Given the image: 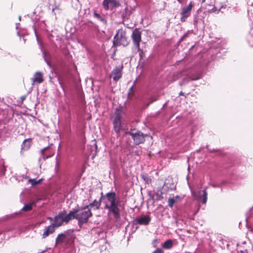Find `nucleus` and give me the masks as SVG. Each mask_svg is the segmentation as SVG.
<instances>
[{
	"instance_id": "obj_33",
	"label": "nucleus",
	"mask_w": 253,
	"mask_h": 253,
	"mask_svg": "<svg viewBox=\"0 0 253 253\" xmlns=\"http://www.w3.org/2000/svg\"><path fill=\"white\" fill-rule=\"evenodd\" d=\"M143 178H144V180H145L146 179V178H144V175H143Z\"/></svg>"
},
{
	"instance_id": "obj_41",
	"label": "nucleus",
	"mask_w": 253,
	"mask_h": 253,
	"mask_svg": "<svg viewBox=\"0 0 253 253\" xmlns=\"http://www.w3.org/2000/svg\"><path fill=\"white\" fill-rule=\"evenodd\" d=\"M44 253V252H42V253Z\"/></svg>"
},
{
	"instance_id": "obj_38",
	"label": "nucleus",
	"mask_w": 253,
	"mask_h": 253,
	"mask_svg": "<svg viewBox=\"0 0 253 253\" xmlns=\"http://www.w3.org/2000/svg\"><path fill=\"white\" fill-rule=\"evenodd\" d=\"M34 31H35V32H36V29H34ZM35 34H36V33H35Z\"/></svg>"
},
{
	"instance_id": "obj_9",
	"label": "nucleus",
	"mask_w": 253,
	"mask_h": 253,
	"mask_svg": "<svg viewBox=\"0 0 253 253\" xmlns=\"http://www.w3.org/2000/svg\"><path fill=\"white\" fill-rule=\"evenodd\" d=\"M113 124L114 131L117 134H119L121 130H123L121 121V115L119 113L115 116Z\"/></svg>"
},
{
	"instance_id": "obj_16",
	"label": "nucleus",
	"mask_w": 253,
	"mask_h": 253,
	"mask_svg": "<svg viewBox=\"0 0 253 253\" xmlns=\"http://www.w3.org/2000/svg\"><path fill=\"white\" fill-rule=\"evenodd\" d=\"M55 227L52 224L45 228L42 235L43 238L47 237L49 234H52L55 231Z\"/></svg>"
},
{
	"instance_id": "obj_17",
	"label": "nucleus",
	"mask_w": 253,
	"mask_h": 253,
	"mask_svg": "<svg viewBox=\"0 0 253 253\" xmlns=\"http://www.w3.org/2000/svg\"><path fill=\"white\" fill-rule=\"evenodd\" d=\"M182 199V198L178 195L173 197H169L168 199V205L170 208H172L175 203L179 202Z\"/></svg>"
},
{
	"instance_id": "obj_40",
	"label": "nucleus",
	"mask_w": 253,
	"mask_h": 253,
	"mask_svg": "<svg viewBox=\"0 0 253 253\" xmlns=\"http://www.w3.org/2000/svg\"><path fill=\"white\" fill-rule=\"evenodd\" d=\"M251 38H252V39H253V37H252Z\"/></svg>"
},
{
	"instance_id": "obj_27",
	"label": "nucleus",
	"mask_w": 253,
	"mask_h": 253,
	"mask_svg": "<svg viewBox=\"0 0 253 253\" xmlns=\"http://www.w3.org/2000/svg\"><path fill=\"white\" fill-rule=\"evenodd\" d=\"M128 8L127 7H126L125 8V12H126V14L127 13V10H128Z\"/></svg>"
},
{
	"instance_id": "obj_35",
	"label": "nucleus",
	"mask_w": 253,
	"mask_h": 253,
	"mask_svg": "<svg viewBox=\"0 0 253 253\" xmlns=\"http://www.w3.org/2000/svg\"><path fill=\"white\" fill-rule=\"evenodd\" d=\"M206 0H202V2H204Z\"/></svg>"
},
{
	"instance_id": "obj_10",
	"label": "nucleus",
	"mask_w": 253,
	"mask_h": 253,
	"mask_svg": "<svg viewBox=\"0 0 253 253\" xmlns=\"http://www.w3.org/2000/svg\"><path fill=\"white\" fill-rule=\"evenodd\" d=\"M151 220V218L149 215H143L136 217L133 221L134 225H147L149 224Z\"/></svg>"
},
{
	"instance_id": "obj_39",
	"label": "nucleus",
	"mask_w": 253,
	"mask_h": 253,
	"mask_svg": "<svg viewBox=\"0 0 253 253\" xmlns=\"http://www.w3.org/2000/svg\"><path fill=\"white\" fill-rule=\"evenodd\" d=\"M21 19V17H20V16H19V19Z\"/></svg>"
},
{
	"instance_id": "obj_18",
	"label": "nucleus",
	"mask_w": 253,
	"mask_h": 253,
	"mask_svg": "<svg viewBox=\"0 0 253 253\" xmlns=\"http://www.w3.org/2000/svg\"><path fill=\"white\" fill-rule=\"evenodd\" d=\"M36 202L35 201H33L31 203H30L29 204H25L24 207L22 208L21 210L27 211H30L32 209V207L34 205H36Z\"/></svg>"
},
{
	"instance_id": "obj_5",
	"label": "nucleus",
	"mask_w": 253,
	"mask_h": 253,
	"mask_svg": "<svg viewBox=\"0 0 253 253\" xmlns=\"http://www.w3.org/2000/svg\"><path fill=\"white\" fill-rule=\"evenodd\" d=\"M129 41L126 36V32L123 29H120L117 31L114 37L113 44L115 46H126L128 45Z\"/></svg>"
},
{
	"instance_id": "obj_26",
	"label": "nucleus",
	"mask_w": 253,
	"mask_h": 253,
	"mask_svg": "<svg viewBox=\"0 0 253 253\" xmlns=\"http://www.w3.org/2000/svg\"><path fill=\"white\" fill-rule=\"evenodd\" d=\"M158 242V240H155L153 242V244L154 247H156L157 246V244Z\"/></svg>"
},
{
	"instance_id": "obj_36",
	"label": "nucleus",
	"mask_w": 253,
	"mask_h": 253,
	"mask_svg": "<svg viewBox=\"0 0 253 253\" xmlns=\"http://www.w3.org/2000/svg\"><path fill=\"white\" fill-rule=\"evenodd\" d=\"M187 78H188V79H187V80H190V77H188Z\"/></svg>"
},
{
	"instance_id": "obj_25",
	"label": "nucleus",
	"mask_w": 253,
	"mask_h": 253,
	"mask_svg": "<svg viewBox=\"0 0 253 253\" xmlns=\"http://www.w3.org/2000/svg\"><path fill=\"white\" fill-rule=\"evenodd\" d=\"M30 181L32 182V185H36L37 184H38V183H37V180H36L35 179H30L29 180Z\"/></svg>"
},
{
	"instance_id": "obj_4",
	"label": "nucleus",
	"mask_w": 253,
	"mask_h": 253,
	"mask_svg": "<svg viewBox=\"0 0 253 253\" xmlns=\"http://www.w3.org/2000/svg\"><path fill=\"white\" fill-rule=\"evenodd\" d=\"M72 214H73L71 213V211L68 213L65 210L61 211L58 215L54 216L52 224L55 227H58L61 226L63 223H68L72 219Z\"/></svg>"
},
{
	"instance_id": "obj_32",
	"label": "nucleus",
	"mask_w": 253,
	"mask_h": 253,
	"mask_svg": "<svg viewBox=\"0 0 253 253\" xmlns=\"http://www.w3.org/2000/svg\"><path fill=\"white\" fill-rule=\"evenodd\" d=\"M175 188V186H173V187L171 188V190H172Z\"/></svg>"
},
{
	"instance_id": "obj_19",
	"label": "nucleus",
	"mask_w": 253,
	"mask_h": 253,
	"mask_svg": "<svg viewBox=\"0 0 253 253\" xmlns=\"http://www.w3.org/2000/svg\"><path fill=\"white\" fill-rule=\"evenodd\" d=\"M173 241L169 239V240L166 241L164 243V244L163 245V247L164 249L168 250V249H171L173 247Z\"/></svg>"
},
{
	"instance_id": "obj_15",
	"label": "nucleus",
	"mask_w": 253,
	"mask_h": 253,
	"mask_svg": "<svg viewBox=\"0 0 253 253\" xmlns=\"http://www.w3.org/2000/svg\"><path fill=\"white\" fill-rule=\"evenodd\" d=\"M33 84L35 83L41 84L43 81V74L41 72H37L35 73L32 78Z\"/></svg>"
},
{
	"instance_id": "obj_29",
	"label": "nucleus",
	"mask_w": 253,
	"mask_h": 253,
	"mask_svg": "<svg viewBox=\"0 0 253 253\" xmlns=\"http://www.w3.org/2000/svg\"><path fill=\"white\" fill-rule=\"evenodd\" d=\"M42 180V179H40L37 181V183H40Z\"/></svg>"
},
{
	"instance_id": "obj_6",
	"label": "nucleus",
	"mask_w": 253,
	"mask_h": 253,
	"mask_svg": "<svg viewBox=\"0 0 253 253\" xmlns=\"http://www.w3.org/2000/svg\"><path fill=\"white\" fill-rule=\"evenodd\" d=\"M206 190L207 187H205L202 191L191 190L192 195L194 197V199L197 200H200L203 198L202 203L203 204H206L208 199V194Z\"/></svg>"
},
{
	"instance_id": "obj_28",
	"label": "nucleus",
	"mask_w": 253,
	"mask_h": 253,
	"mask_svg": "<svg viewBox=\"0 0 253 253\" xmlns=\"http://www.w3.org/2000/svg\"><path fill=\"white\" fill-rule=\"evenodd\" d=\"M240 253H248V252H247V250H246L245 251H241Z\"/></svg>"
},
{
	"instance_id": "obj_34",
	"label": "nucleus",
	"mask_w": 253,
	"mask_h": 253,
	"mask_svg": "<svg viewBox=\"0 0 253 253\" xmlns=\"http://www.w3.org/2000/svg\"><path fill=\"white\" fill-rule=\"evenodd\" d=\"M143 178H144V180H145L146 179V178H144V175H143Z\"/></svg>"
},
{
	"instance_id": "obj_37",
	"label": "nucleus",
	"mask_w": 253,
	"mask_h": 253,
	"mask_svg": "<svg viewBox=\"0 0 253 253\" xmlns=\"http://www.w3.org/2000/svg\"><path fill=\"white\" fill-rule=\"evenodd\" d=\"M5 170V168H3V172H4Z\"/></svg>"
},
{
	"instance_id": "obj_8",
	"label": "nucleus",
	"mask_w": 253,
	"mask_h": 253,
	"mask_svg": "<svg viewBox=\"0 0 253 253\" xmlns=\"http://www.w3.org/2000/svg\"><path fill=\"white\" fill-rule=\"evenodd\" d=\"M126 133L131 136L132 138L133 139L134 143L136 145H138L144 142L145 137L147 136V134H144L139 131L135 133L127 132Z\"/></svg>"
},
{
	"instance_id": "obj_24",
	"label": "nucleus",
	"mask_w": 253,
	"mask_h": 253,
	"mask_svg": "<svg viewBox=\"0 0 253 253\" xmlns=\"http://www.w3.org/2000/svg\"><path fill=\"white\" fill-rule=\"evenodd\" d=\"M92 144L93 145V147H94V148L95 149V153L96 152V150H97V144H96V141L95 140H93L92 141Z\"/></svg>"
},
{
	"instance_id": "obj_20",
	"label": "nucleus",
	"mask_w": 253,
	"mask_h": 253,
	"mask_svg": "<svg viewBox=\"0 0 253 253\" xmlns=\"http://www.w3.org/2000/svg\"><path fill=\"white\" fill-rule=\"evenodd\" d=\"M30 139H25L23 142L22 144V150H26L30 147Z\"/></svg>"
},
{
	"instance_id": "obj_3",
	"label": "nucleus",
	"mask_w": 253,
	"mask_h": 253,
	"mask_svg": "<svg viewBox=\"0 0 253 253\" xmlns=\"http://www.w3.org/2000/svg\"><path fill=\"white\" fill-rule=\"evenodd\" d=\"M76 238V235L74 233L73 230H68L63 233L59 234L56 238L55 243H64L66 245L73 244Z\"/></svg>"
},
{
	"instance_id": "obj_21",
	"label": "nucleus",
	"mask_w": 253,
	"mask_h": 253,
	"mask_svg": "<svg viewBox=\"0 0 253 253\" xmlns=\"http://www.w3.org/2000/svg\"><path fill=\"white\" fill-rule=\"evenodd\" d=\"M93 15L94 17L98 19L99 20L101 21L102 23H104L105 24H107V21L106 20V19L104 17L101 16L98 13H96V12H94L93 13Z\"/></svg>"
},
{
	"instance_id": "obj_1",
	"label": "nucleus",
	"mask_w": 253,
	"mask_h": 253,
	"mask_svg": "<svg viewBox=\"0 0 253 253\" xmlns=\"http://www.w3.org/2000/svg\"><path fill=\"white\" fill-rule=\"evenodd\" d=\"M101 201L105 205L104 209L108 210V214L112 215L117 221L120 219L121 216L119 206L120 202L117 199L116 194L114 192H108L104 196L102 195L99 200L95 199L92 203L86 205L85 208L87 209H90V211L91 209L99 210Z\"/></svg>"
},
{
	"instance_id": "obj_12",
	"label": "nucleus",
	"mask_w": 253,
	"mask_h": 253,
	"mask_svg": "<svg viewBox=\"0 0 253 253\" xmlns=\"http://www.w3.org/2000/svg\"><path fill=\"white\" fill-rule=\"evenodd\" d=\"M192 6V2H190L188 6L182 8V11L180 13L181 21L182 22L185 21V19L190 15Z\"/></svg>"
},
{
	"instance_id": "obj_30",
	"label": "nucleus",
	"mask_w": 253,
	"mask_h": 253,
	"mask_svg": "<svg viewBox=\"0 0 253 253\" xmlns=\"http://www.w3.org/2000/svg\"><path fill=\"white\" fill-rule=\"evenodd\" d=\"M155 100V99H153V100H151V101L150 102V103L148 104V105L150 103H152L153 102H154Z\"/></svg>"
},
{
	"instance_id": "obj_13",
	"label": "nucleus",
	"mask_w": 253,
	"mask_h": 253,
	"mask_svg": "<svg viewBox=\"0 0 253 253\" xmlns=\"http://www.w3.org/2000/svg\"><path fill=\"white\" fill-rule=\"evenodd\" d=\"M123 67V65H121L116 67L112 70L111 76L112 77L114 81L117 82L121 78Z\"/></svg>"
},
{
	"instance_id": "obj_31",
	"label": "nucleus",
	"mask_w": 253,
	"mask_h": 253,
	"mask_svg": "<svg viewBox=\"0 0 253 253\" xmlns=\"http://www.w3.org/2000/svg\"><path fill=\"white\" fill-rule=\"evenodd\" d=\"M183 93L182 91H181V92L179 93V95H183Z\"/></svg>"
},
{
	"instance_id": "obj_23",
	"label": "nucleus",
	"mask_w": 253,
	"mask_h": 253,
	"mask_svg": "<svg viewBox=\"0 0 253 253\" xmlns=\"http://www.w3.org/2000/svg\"><path fill=\"white\" fill-rule=\"evenodd\" d=\"M152 253H164L163 250L161 248H158Z\"/></svg>"
},
{
	"instance_id": "obj_11",
	"label": "nucleus",
	"mask_w": 253,
	"mask_h": 253,
	"mask_svg": "<svg viewBox=\"0 0 253 253\" xmlns=\"http://www.w3.org/2000/svg\"><path fill=\"white\" fill-rule=\"evenodd\" d=\"M102 5L105 10H108L110 8L119 7L121 4L120 2L117 0H104Z\"/></svg>"
},
{
	"instance_id": "obj_7",
	"label": "nucleus",
	"mask_w": 253,
	"mask_h": 253,
	"mask_svg": "<svg viewBox=\"0 0 253 253\" xmlns=\"http://www.w3.org/2000/svg\"><path fill=\"white\" fill-rule=\"evenodd\" d=\"M131 39L134 45L138 51L140 50V42L141 41V32L135 28L132 33Z\"/></svg>"
},
{
	"instance_id": "obj_2",
	"label": "nucleus",
	"mask_w": 253,
	"mask_h": 253,
	"mask_svg": "<svg viewBox=\"0 0 253 253\" xmlns=\"http://www.w3.org/2000/svg\"><path fill=\"white\" fill-rule=\"evenodd\" d=\"M71 213L73 214H72V219H77L79 224L87 223L89 218L92 216L90 209H87L85 206L81 208H78V209H73L71 211Z\"/></svg>"
},
{
	"instance_id": "obj_14",
	"label": "nucleus",
	"mask_w": 253,
	"mask_h": 253,
	"mask_svg": "<svg viewBox=\"0 0 253 253\" xmlns=\"http://www.w3.org/2000/svg\"><path fill=\"white\" fill-rule=\"evenodd\" d=\"M41 153L44 160L52 157L54 154V151L49 147H45L41 150Z\"/></svg>"
},
{
	"instance_id": "obj_22",
	"label": "nucleus",
	"mask_w": 253,
	"mask_h": 253,
	"mask_svg": "<svg viewBox=\"0 0 253 253\" xmlns=\"http://www.w3.org/2000/svg\"><path fill=\"white\" fill-rule=\"evenodd\" d=\"M220 10V8H217V7L215 6H213V7L210 10V12H219Z\"/></svg>"
}]
</instances>
